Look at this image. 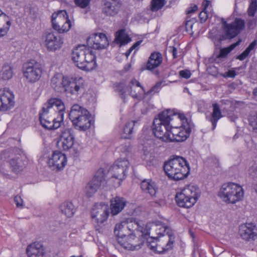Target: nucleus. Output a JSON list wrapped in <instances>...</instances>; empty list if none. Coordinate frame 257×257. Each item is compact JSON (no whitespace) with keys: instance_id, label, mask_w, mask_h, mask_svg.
<instances>
[{"instance_id":"cd10ccee","label":"nucleus","mask_w":257,"mask_h":257,"mask_svg":"<svg viewBox=\"0 0 257 257\" xmlns=\"http://www.w3.org/2000/svg\"><path fill=\"white\" fill-rule=\"evenodd\" d=\"M120 4L117 0H107L104 4L103 12L107 16H113L117 14Z\"/></svg>"},{"instance_id":"c03bdc74","label":"nucleus","mask_w":257,"mask_h":257,"mask_svg":"<svg viewBox=\"0 0 257 257\" xmlns=\"http://www.w3.org/2000/svg\"><path fill=\"white\" fill-rule=\"evenodd\" d=\"M241 42V40H239L236 42L231 44L228 47L224 48L220 50V53L217 56L218 58H224L232 50H233L237 46H238L240 43Z\"/></svg>"},{"instance_id":"aec40b11","label":"nucleus","mask_w":257,"mask_h":257,"mask_svg":"<svg viewBox=\"0 0 257 257\" xmlns=\"http://www.w3.org/2000/svg\"><path fill=\"white\" fill-rule=\"evenodd\" d=\"M190 131L188 124L180 127H173L170 134L169 142L184 141L189 137Z\"/></svg>"},{"instance_id":"1a4fd4ad","label":"nucleus","mask_w":257,"mask_h":257,"mask_svg":"<svg viewBox=\"0 0 257 257\" xmlns=\"http://www.w3.org/2000/svg\"><path fill=\"white\" fill-rule=\"evenodd\" d=\"M105 177L104 170L102 168L98 169L94 177L85 186L84 193L87 197H92L101 186L108 185Z\"/></svg>"},{"instance_id":"6ab92c4d","label":"nucleus","mask_w":257,"mask_h":257,"mask_svg":"<svg viewBox=\"0 0 257 257\" xmlns=\"http://www.w3.org/2000/svg\"><path fill=\"white\" fill-rule=\"evenodd\" d=\"M47 163L53 170H60L66 165L67 158L66 155L61 152L55 151L49 158Z\"/></svg>"},{"instance_id":"c756f323","label":"nucleus","mask_w":257,"mask_h":257,"mask_svg":"<svg viewBox=\"0 0 257 257\" xmlns=\"http://www.w3.org/2000/svg\"><path fill=\"white\" fill-rule=\"evenodd\" d=\"M88 114V111L85 108L77 104L73 105L69 113L70 119L72 123L79 120L81 116Z\"/></svg>"},{"instance_id":"37998d69","label":"nucleus","mask_w":257,"mask_h":257,"mask_svg":"<svg viewBox=\"0 0 257 257\" xmlns=\"http://www.w3.org/2000/svg\"><path fill=\"white\" fill-rule=\"evenodd\" d=\"M135 125V121L127 122L123 128L122 137L124 139H131L133 132V128Z\"/></svg>"},{"instance_id":"a878e982","label":"nucleus","mask_w":257,"mask_h":257,"mask_svg":"<svg viewBox=\"0 0 257 257\" xmlns=\"http://www.w3.org/2000/svg\"><path fill=\"white\" fill-rule=\"evenodd\" d=\"M68 83V77L63 76L61 74H55L51 79L52 87L58 92H64L65 87Z\"/></svg>"},{"instance_id":"c85d7f7f","label":"nucleus","mask_w":257,"mask_h":257,"mask_svg":"<svg viewBox=\"0 0 257 257\" xmlns=\"http://www.w3.org/2000/svg\"><path fill=\"white\" fill-rule=\"evenodd\" d=\"M126 201L123 197L116 196L110 200L111 213L115 215L120 212L125 206Z\"/></svg>"},{"instance_id":"dca6fc26","label":"nucleus","mask_w":257,"mask_h":257,"mask_svg":"<svg viewBox=\"0 0 257 257\" xmlns=\"http://www.w3.org/2000/svg\"><path fill=\"white\" fill-rule=\"evenodd\" d=\"M87 44L89 47L96 50L104 49L109 45L106 35L103 33L91 34L87 39Z\"/></svg>"},{"instance_id":"bb28decb","label":"nucleus","mask_w":257,"mask_h":257,"mask_svg":"<svg viewBox=\"0 0 257 257\" xmlns=\"http://www.w3.org/2000/svg\"><path fill=\"white\" fill-rule=\"evenodd\" d=\"M26 252L28 257H44L45 250L41 243L34 242L27 246Z\"/></svg>"},{"instance_id":"7c9ffc66","label":"nucleus","mask_w":257,"mask_h":257,"mask_svg":"<svg viewBox=\"0 0 257 257\" xmlns=\"http://www.w3.org/2000/svg\"><path fill=\"white\" fill-rule=\"evenodd\" d=\"M152 239L151 240H153ZM155 240V239H154ZM155 240H148L147 241L148 246L153 251L155 252H157L158 253H163L165 251H167L169 249H170L173 247V244L174 243V240L172 238H170L167 243L165 245V247H161V249H157L158 247H160L161 243H157L156 241L157 240L155 239Z\"/></svg>"},{"instance_id":"b1692460","label":"nucleus","mask_w":257,"mask_h":257,"mask_svg":"<svg viewBox=\"0 0 257 257\" xmlns=\"http://www.w3.org/2000/svg\"><path fill=\"white\" fill-rule=\"evenodd\" d=\"M46 111L42 110L39 113V119L43 127L48 130H55L60 126L61 122L62 121H60V119L57 117L46 120Z\"/></svg>"},{"instance_id":"9b49d317","label":"nucleus","mask_w":257,"mask_h":257,"mask_svg":"<svg viewBox=\"0 0 257 257\" xmlns=\"http://www.w3.org/2000/svg\"><path fill=\"white\" fill-rule=\"evenodd\" d=\"M126 89L133 97L139 98L140 97V91L141 90L143 91V87L141 85L140 82L135 79L130 81L126 87L124 83L122 82L117 83L114 86L115 91L119 93L120 97L124 101L125 98Z\"/></svg>"},{"instance_id":"4d7b16f0","label":"nucleus","mask_w":257,"mask_h":257,"mask_svg":"<svg viewBox=\"0 0 257 257\" xmlns=\"http://www.w3.org/2000/svg\"><path fill=\"white\" fill-rule=\"evenodd\" d=\"M236 72L234 70H230L226 72L224 74V77H228L230 78H234L236 76Z\"/></svg>"},{"instance_id":"e2e57ef3","label":"nucleus","mask_w":257,"mask_h":257,"mask_svg":"<svg viewBox=\"0 0 257 257\" xmlns=\"http://www.w3.org/2000/svg\"><path fill=\"white\" fill-rule=\"evenodd\" d=\"M177 49L175 47H173V49H172V54H173L174 58H176L177 57Z\"/></svg>"},{"instance_id":"bf43d9fd","label":"nucleus","mask_w":257,"mask_h":257,"mask_svg":"<svg viewBox=\"0 0 257 257\" xmlns=\"http://www.w3.org/2000/svg\"><path fill=\"white\" fill-rule=\"evenodd\" d=\"M198 7L196 5H194L193 6L189 8L187 10V14H190L194 13L197 11Z\"/></svg>"},{"instance_id":"f3484780","label":"nucleus","mask_w":257,"mask_h":257,"mask_svg":"<svg viewBox=\"0 0 257 257\" xmlns=\"http://www.w3.org/2000/svg\"><path fill=\"white\" fill-rule=\"evenodd\" d=\"M75 136L72 128L63 129L59 136L58 145L64 151L69 150L74 145Z\"/></svg>"},{"instance_id":"5701e85b","label":"nucleus","mask_w":257,"mask_h":257,"mask_svg":"<svg viewBox=\"0 0 257 257\" xmlns=\"http://www.w3.org/2000/svg\"><path fill=\"white\" fill-rule=\"evenodd\" d=\"M16 152L17 153L12 154L9 160L11 167L16 172L22 169L27 162L26 157L20 151L17 150Z\"/></svg>"},{"instance_id":"20e7f679","label":"nucleus","mask_w":257,"mask_h":257,"mask_svg":"<svg viewBox=\"0 0 257 257\" xmlns=\"http://www.w3.org/2000/svg\"><path fill=\"white\" fill-rule=\"evenodd\" d=\"M175 115L172 111L166 110L159 113L153 121L152 130L154 135L164 142H169L171 133L170 123Z\"/></svg>"},{"instance_id":"4c0bfd02","label":"nucleus","mask_w":257,"mask_h":257,"mask_svg":"<svg viewBox=\"0 0 257 257\" xmlns=\"http://www.w3.org/2000/svg\"><path fill=\"white\" fill-rule=\"evenodd\" d=\"M126 228L127 230L132 231L135 230L140 231L142 233V236L143 235H146L145 231H146V225L145 227H144L141 221H137L136 220H133V219H131L130 222H127Z\"/></svg>"},{"instance_id":"7ed1b4c3","label":"nucleus","mask_w":257,"mask_h":257,"mask_svg":"<svg viewBox=\"0 0 257 257\" xmlns=\"http://www.w3.org/2000/svg\"><path fill=\"white\" fill-rule=\"evenodd\" d=\"M72 60L78 68L83 70L91 71L96 66L95 54L85 45H79L74 49Z\"/></svg>"},{"instance_id":"ddd939ff","label":"nucleus","mask_w":257,"mask_h":257,"mask_svg":"<svg viewBox=\"0 0 257 257\" xmlns=\"http://www.w3.org/2000/svg\"><path fill=\"white\" fill-rule=\"evenodd\" d=\"M42 110L46 112H50L51 116L57 114V118L60 119V121L63 120L65 107L63 102L60 99L52 98L49 99L44 104Z\"/></svg>"},{"instance_id":"423d86ee","label":"nucleus","mask_w":257,"mask_h":257,"mask_svg":"<svg viewBox=\"0 0 257 257\" xmlns=\"http://www.w3.org/2000/svg\"><path fill=\"white\" fill-rule=\"evenodd\" d=\"M243 194L242 187L232 182L222 185L218 193L219 196L224 202L231 204L241 200Z\"/></svg>"},{"instance_id":"f704fd0d","label":"nucleus","mask_w":257,"mask_h":257,"mask_svg":"<svg viewBox=\"0 0 257 257\" xmlns=\"http://www.w3.org/2000/svg\"><path fill=\"white\" fill-rule=\"evenodd\" d=\"M11 25L8 17L0 10V36H4L7 34Z\"/></svg>"},{"instance_id":"473e14b6","label":"nucleus","mask_w":257,"mask_h":257,"mask_svg":"<svg viewBox=\"0 0 257 257\" xmlns=\"http://www.w3.org/2000/svg\"><path fill=\"white\" fill-rule=\"evenodd\" d=\"M91 123L90 114L88 111V114L81 116L79 120L74 122L72 124L78 130L84 131L90 127Z\"/></svg>"},{"instance_id":"680f3d73","label":"nucleus","mask_w":257,"mask_h":257,"mask_svg":"<svg viewBox=\"0 0 257 257\" xmlns=\"http://www.w3.org/2000/svg\"><path fill=\"white\" fill-rule=\"evenodd\" d=\"M221 102L224 105H229L231 104V102L229 100H222Z\"/></svg>"},{"instance_id":"13d9d810","label":"nucleus","mask_w":257,"mask_h":257,"mask_svg":"<svg viewBox=\"0 0 257 257\" xmlns=\"http://www.w3.org/2000/svg\"><path fill=\"white\" fill-rule=\"evenodd\" d=\"M250 123L254 129H257V113L255 116L250 119Z\"/></svg>"},{"instance_id":"49530a36","label":"nucleus","mask_w":257,"mask_h":257,"mask_svg":"<svg viewBox=\"0 0 257 257\" xmlns=\"http://www.w3.org/2000/svg\"><path fill=\"white\" fill-rule=\"evenodd\" d=\"M256 45V41H253L251 42L248 47L239 55H238L237 58L240 60H243L249 54L250 51L252 50L255 46Z\"/></svg>"},{"instance_id":"393cba45","label":"nucleus","mask_w":257,"mask_h":257,"mask_svg":"<svg viewBox=\"0 0 257 257\" xmlns=\"http://www.w3.org/2000/svg\"><path fill=\"white\" fill-rule=\"evenodd\" d=\"M84 88V81L79 78L78 80L71 81L68 78V83L66 85L64 91L71 94L77 95Z\"/></svg>"},{"instance_id":"f257e3e1","label":"nucleus","mask_w":257,"mask_h":257,"mask_svg":"<svg viewBox=\"0 0 257 257\" xmlns=\"http://www.w3.org/2000/svg\"><path fill=\"white\" fill-rule=\"evenodd\" d=\"M120 157L109 169L107 172L108 179L106 180L108 186L118 187L125 179V173L130 163L128 158L131 155L128 146L123 145L120 147Z\"/></svg>"},{"instance_id":"a18cd8bd","label":"nucleus","mask_w":257,"mask_h":257,"mask_svg":"<svg viewBox=\"0 0 257 257\" xmlns=\"http://www.w3.org/2000/svg\"><path fill=\"white\" fill-rule=\"evenodd\" d=\"M166 4V0H152L151 10L153 12H157L161 9Z\"/></svg>"},{"instance_id":"6e6552de","label":"nucleus","mask_w":257,"mask_h":257,"mask_svg":"<svg viewBox=\"0 0 257 257\" xmlns=\"http://www.w3.org/2000/svg\"><path fill=\"white\" fill-rule=\"evenodd\" d=\"M146 235H149L151 236V239H157L158 237L164 236L166 234L168 235L169 239L173 238L172 237L171 231L169 228L161 221L156 220L152 222H148L146 224Z\"/></svg>"},{"instance_id":"603ef678","label":"nucleus","mask_w":257,"mask_h":257,"mask_svg":"<svg viewBox=\"0 0 257 257\" xmlns=\"http://www.w3.org/2000/svg\"><path fill=\"white\" fill-rule=\"evenodd\" d=\"M179 74L181 77L186 79L190 78L191 75V72H190L189 70H184L180 71L179 72Z\"/></svg>"},{"instance_id":"2eb2a0df","label":"nucleus","mask_w":257,"mask_h":257,"mask_svg":"<svg viewBox=\"0 0 257 257\" xmlns=\"http://www.w3.org/2000/svg\"><path fill=\"white\" fill-rule=\"evenodd\" d=\"M118 243L123 247L128 250H134L140 249L144 243L142 237L136 236L133 233L124 235L122 237H118Z\"/></svg>"},{"instance_id":"0eeeda50","label":"nucleus","mask_w":257,"mask_h":257,"mask_svg":"<svg viewBox=\"0 0 257 257\" xmlns=\"http://www.w3.org/2000/svg\"><path fill=\"white\" fill-rule=\"evenodd\" d=\"M223 34L220 40L231 39L236 37L244 28L245 21L240 18H235L231 23H227L224 19L221 21Z\"/></svg>"},{"instance_id":"5fc2aeb1","label":"nucleus","mask_w":257,"mask_h":257,"mask_svg":"<svg viewBox=\"0 0 257 257\" xmlns=\"http://www.w3.org/2000/svg\"><path fill=\"white\" fill-rule=\"evenodd\" d=\"M247 26L249 29H252L255 28L256 26L255 19H249L247 21Z\"/></svg>"},{"instance_id":"6e6d98bb","label":"nucleus","mask_w":257,"mask_h":257,"mask_svg":"<svg viewBox=\"0 0 257 257\" xmlns=\"http://www.w3.org/2000/svg\"><path fill=\"white\" fill-rule=\"evenodd\" d=\"M15 202L17 207H23V200L21 197L19 196H16L15 197Z\"/></svg>"},{"instance_id":"a211bd4d","label":"nucleus","mask_w":257,"mask_h":257,"mask_svg":"<svg viewBox=\"0 0 257 257\" xmlns=\"http://www.w3.org/2000/svg\"><path fill=\"white\" fill-rule=\"evenodd\" d=\"M14 95L9 88L0 89V111L10 110L14 106Z\"/></svg>"},{"instance_id":"de8ad7c7","label":"nucleus","mask_w":257,"mask_h":257,"mask_svg":"<svg viewBox=\"0 0 257 257\" xmlns=\"http://www.w3.org/2000/svg\"><path fill=\"white\" fill-rule=\"evenodd\" d=\"M257 11V0H250V3L247 10L248 15L253 17Z\"/></svg>"},{"instance_id":"58836bf2","label":"nucleus","mask_w":257,"mask_h":257,"mask_svg":"<svg viewBox=\"0 0 257 257\" xmlns=\"http://www.w3.org/2000/svg\"><path fill=\"white\" fill-rule=\"evenodd\" d=\"M60 207L62 213L68 217H72L74 214L75 209L71 202H64Z\"/></svg>"},{"instance_id":"79ce46f5","label":"nucleus","mask_w":257,"mask_h":257,"mask_svg":"<svg viewBox=\"0 0 257 257\" xmlns=\"http://www.w3.org/2000/svg\"><path fill=\"white\" fill-rule=\"evenodd\" d=\"M127 222L123 221L120 223H117L115 225L114 233L117 237H122L125 234V231L127 230L126 228Z\"/></svg>"},{"instance_id":"774afa93","label":"nucleus","mask_w":257,"mask_h":257,"mask_svg":"<svg viewBox=\"0 0 257 257\" xmlns=\"http://www.w3.org/2000/svg\"><path fill=\"white\" fill-rule=\"evenodd\" d=\"M254 189H255L256 192L257 193V183L254 185Z\"/></svg>"},{"instance_id":"412c9836","label":"nucleus","mask_w":257,"mask_h":257,"mask_svg":"<svg viewBox=\"0 0 257 257\" xmlns=\"http://www.w3.org/2000/svg\"><path fill=\"white\" fill-rule=\"evenodd\" d=\"M44 44L49 51H55L61 47L62 42L52 32H47L43 36Z\"/></svg>"},{"instance_id":"338daca9","label":"nucleus","mask_w":257,"mask_h":257,"mask_svg":"<svg viewBox=\"0 0 257 257\" xmlns=\"http://www.w3.org/2000/svg\"><path fill=\"white\" fill-rule=\"evenodd\" d=\"M178 118H179L180 120H183L185 118V116L184 115H178L177 116Z\"/></svg>"},{"instance_id":"0e129e2a","label":"nucleus","mask_w":257,"mask_h":257,"mask_svg":"<svg viewBox=\"0 0 257 257\" xmlns=\"http://www.w3.org/2000/svg\"><path fill=\"white\" fill-rule=\"evenodd\" d=\"M47 118H46V120L47 119H51V118H55L54 117V115H51V114H50V112H47Z\"/></svg>"},{"instance_id":"864d4df0","label":"nucleus","mask_w":257,"mask_h":257,"mask_svg":"<svg viewBox=\"0 0 257 257\" xmlns=\"http://www.w3.org/2000/svg\"><path fill=\"white\" fill-rule=\"evenodd\" d=\"M199 18L201 23L205 22L208 18V15L206 11L203 10L199 14Z\"/></svg>"},{"instance_id":"f8f14e48","label":"nucleus","mask_w":257,"mask_h":257,"mask_svg":"<svg viewBox=\"0 0 257 257\" xmlns=\"http://www.w3.org/2000/svg\"><path fill=\"white\" fill-rule=\"evenodd\" d=\"M53 28L59 33L68 32L71 27V23L68 19L66 11H60L52 15Z\"/></svg>"},{"instance_id":"4468645a","label":"nucleus","mask_w":257,"mask_h":257,"mask_svg":"<svg viewBox=\"0 0 257 257\" xmlns=\"http://www.w3.org/2000/svg\"><path fill=\"white\" fill-rule=\"evenodd\" d=\"M42 72L41 65L35 60L27 62L24 65V76L29 82L38 81L41 76Z\"/></svg>"},{"instance_id":"09e8293b","label":"nucleus","mask_w":257,"mask_h":257,"mask_svg":"<svg viewBox=\"0 0 257 257\" xmlns=\"http://www.w3.org/2000/svg\"><path fill=\"white\" fill-rule=\"evenodd\" d=\"M90 0H74L75 5L81 9H87L89 8Z\"/></svg>"},{"instance_id":"8fccbe9b","label":"nucleus","mask_w":257,"mask_h":257,"mask_svg":"<svg viewBox=\"0 0 257 257\" xmlns=\"http://www.w3.org/2000/svg\"><path fill=\"white\" fill-rule=\"evenodd\" d=\"M166 85L165 81H162L157 82L150 90L148 91V94H151L152 92H157L159 91L162 86Z\"/></svg>"},{"instance_id":"4be33fe9","label":"nucleus","mask_w":257,"mask_h":257,"mask_svg":"<svg viewBox=\"0 0 257 257\" xmlns=\"http://www.w3.org/2000/svg\"><path fill=\"white\" fill-rule=\"evenodd\" d=\"M239 234L245 240H254L257 236V229L252 223L243 224L239 226Z\"/></svg>"},{"instance_id":"e433bc0d","label":"nucleus","mask_w":257,"mask_h":257,"mask_svg":"<svg viewBox=\"0 0 257 257\" xmlns=\"http://www.w3.org/2000/svg\"><path fill=\"white\" fill-rule=\"evenodd\" d=\"M212 107V112L209 118V121L212 123V130H214L218 120L222 117V115L218 104L216 103H213Z\"/></svg>"},{"instance_id":"c9c22d12","label":"nucleus","mask_w":257,"mask_h":257,"mask_svg":"<svg viewBox=\"0 0 257 257\" xmlns=\"http://www.w3.org/2000/svg\"><path fill=\"white\" fill-rule=\"evenodd\" d=\"M162 62V57L161 53L155 52L151 54L147 64L149 70H152L158 67Z\"/></svg>"},{"instance_id":"9d476101","label":"nucleus","mask_w":257,"mask_h":257,"mask_svg":"<svg viewBox=\"0 0 257 257\" xmlns=\"http://www.w3.org/2000/svg\"><path fill=\"white\" fill-rule=\"evenodd\" d=\"M109 214L107 205L104 203H97L95 204L91 211V217L95 219L97 223L95 225V230L99 233L103 232V222L105 221Z\"/></svg>"},{"instance_id":"ea45409f","label":"nucleus","mask_w":257,"mask_h":257,"mask_svg":"<svg viewBox=\"0 0 257 257\" xmlns=\"http://www.w3.org/2000/svg\"><path fill=\"white\" fill-rule=\"evenodd\" d=\"M130 37L125 34L124 30H120L115 34L114 41L120 46L125 45L131 41Z\"/></svg>"},{"instance_id":"a19ab883","label":"nucleus","mask_w":257,"mask_h":257,"mask_svg":"<svg viewBox=\"0 0 257 257\" xmlns=\"http://www.w3.org/2000/svg\"><path fill=\"white\" fill-rule=\"evenodd\" d=\"M14 75L12 66L8 64H4L0 72V77L4 80L11 79Z\"/></svg>"},{"instance_id":"69168bd1","label":"nucleus","mask_w":257,"mask_h":257,"mask_svg":"<svg viewBox=\"0 0 257 257\" xmlns=\"http://www.w3.org/2000/svg\"><path fill=\"white\" fill-rule=\"evenodd\" d=\"M252 93L254 96H257V87L254 88Z\"/></svg>"},{"instance_id":"052dcab7","label":"nucleus","mask_w":257,"mask_h":257,"mask_svg":"<svg viewBox=\"0 0 257 257\" xmlns=\"http://www.w3.org/2000/svg\"><path fill=\"white\" fill-rule=\"evenodd\" d=\"M210 4V1L204 0L202 3V6L203 7V10L206 11V8L208 7Z\"/></svg>"},{"instance_id":"39448f33","label":"nucleus","mask_w":257,"mask_h":257,"mask_svg":"<svg viewBox=\"0 0 257 257\" xmlns=\"http://www.w3.org/2000/svg\"><path fill=\"white\" fill-rule=\"evenodd\" d=\"M200 194L199 189L195 185H189L176 194V201L179 206L190 208L196 202Z\"/></svg>"},{"instance_id":"2f4dec72","label":"nucleus","mask_w":257,"mask_h":257,"mask_svg":"<svg viewBox=\"0 0 257 257\" xmlns=\"http://www.w3.org/2000/svg\"><path fill=\"white\" fill-rule=\"evenodd\" d=\"M91 123L90 114L88 111V114L81 116L79 120L74 122L72 124L78 130L84 131L90 127Z\"/></svg>"},{"instance_id":"f03ea898","label":"nucleus","mask_w":257,"mask_h":257,"mask_svg":"<svg viewBox=\"0 0 257 257\" xmlns=\"http://www.w3.org/2000/svg\"><path fill=\"white\" fill-rule=\"evenodd\" d=\"M163 168L167 176L174 180L184 179L190 172L189 164L184 158L180 156H176L165 162Z\"/></svg>"},{"instance_id":"3c124183","label":"nucleus","mask_w":257,"mask_h":257,"mask_svg":"<svg viewBox=\"0 0 257 257\" xmlns=\"http://www.w3.org/2000/svg\"><path fill=\"white\" fill-rule=\"evenodd\" d=\"M142 42V40L136 42L125 53V56L127 57L130 55V54L131 53L133 50L139 47V46L140 45Z\"/></svg>"},{"instance_id":"72a5a7b5","label":"nucleus","mask_w":257,"mask_h":257,"mask_svg":"<svg viewBox=\"0 0 257 257\" xmlns=\"http://www.w3.org/2000/svg\"><path fill=\"white\" fill-rule=\"evenodd\" d=\"M141 188L146 194H148L152 197L155 196L158 191V188L155 183L151 180H144L141 183Z\"/></svg>"}]
</instances>
